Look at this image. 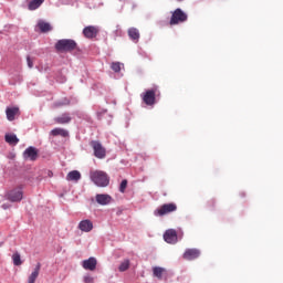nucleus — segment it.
I'll return each instance as SVG.
<instances>
[{"instance_id":"26","label":"nucleus","mask_w":283,"mask_h":283,"mask_svg":"<svg viewBox=\"0 0 283 283\" xmlns=\"http://www.w3.org/2000/svg\"><path fill=\"white\" fill-rule=\"evenodd\" d=\"M127 269H129V260H124L119 266H118V271L120 273H125V271H127Z\"/></svg>"},{"instance_id":"25","label":"nucleus","mask_w":283,"mask_h":283,"mask_svg":"<svg viewBox=\"0 0 283 283\" xmlns=\"http://www.w3.org/2000/svg\"><path fill=\"white\" fill-rule=\"evenodd\" d=\"M12 261L14 266H21V264H23V261H21V254H19V252L13 253Z\"/></svg>"},{"instance_id":"15","label":"nucleus","mask_w":283,"mask_h":283,"mask_svg":"<svg viewBox=\"0 0 283 283\" xmlns=\"http://www.w3.org/2000/svg\"><path fill=\"white\" fill-rule=\"evenodd\" d=\"M95 200L97 205H102V207H105L112 202V196L98 193L95 196Z\"/></svg>"},{"instance_id":"29","label":"nucleus","mask_w":283,"mask_h":283,"mask_svg":"<svg viewBox=\"0 0 283 283\" xmlns=\"http://www.w3.org/2000/svg\"><path fill=\"white\" fill-rule=\"evenodd\" d=\"M125 189H127V179L122 180L119 186L120 193H125Z\"/></svg>"},{"instance_id":"7","label":"nucleus","mask_w":283,"mask_h":283,"mask_svg":"<svg viewBox=\"0 0 283 283\" xmlns=\"http://www.w3.org/2000/svg\"><path fill=\"white\" fill-rule=\"evenodd\" d=\"M7 196L10 202H21V200H23V190H21V188H17L9 191Z\"/></svg>"},{"instance_id":"11","label":"nucleus","mask_w":283,"mask_h":283,"mask_svg":"<svg viewBox=\"0 0 283 283\" xmlns=\"http://www.w3.org/2000/svg\"><path fill=\"white\" fill-rule=\"evenodd\" d=\"M200 253L201 252L199 249H196V248L187 249L184 252L182 258H184V260H188V261L198 260V258L200 256Z\"/></svg>"},{"instance_id":"9","label":"nucleus","mask_w":283,"mask_h":283,"mask_svg":"<svg viewBox=\"0 0 283 283\" xmlns=\"http://www.w3.org/2000/svg\"><path fill=\"white\" fill-rule=\"evenodd\" d=\"M24 159L25 160H36L39 158V149H36L35 147H28L24 153H23Z\"/></svg>"},{"instance_id":"22","label":"nucleus","mask_w":283,"mask_h":283,"mask_svg":"<svg viewBox=\"0 0 283 283\" xmlns=\"http://www.w3.org/2000/svg\"><path fill=\"white\" fill-rule=\"evenodd\" d=\"M6 114H7V118L8 120H14V117L17 116V114H19V107H8L6 109Z\"/></svg>"},{"instance_id":"4","label":"nucleus","mask_w":283,"mask_h":283,"mask_svg":"<svg viewBox=\"0 0 283 283\" xmlns=\"http://www.w3.org/2000/svg\"><path fill=\"white\" fill-rule=\"evenodd\" d=\"M188 15L182 11V9H176L170 18L169 24L170 25H178L179 23H185L187 21Z\"/></svg>"},{"instance_id":"14","label":"nucleus","mask_w":283,"mask_h":283,"mask_svg":"<svg viewBox=\"0 0 283 283\" xmlns=\"http://www.w3.org/2000/svg\"><path fill=\"white\" fill-rule=\"evenodd\" d=\"M80 231H83L84 233H90L92 229H94V223L90 219L82 220L78 223Z\"/></svg>"},{"instance_id":"1","label":"nucleus","mask_w":283,"mask_h":283,"mask_svg":"<svg viewBox=\"0 0 283 283\" xmlns=\"http://www.w3.org/2000/svg\"><path fill=\"white\" fill-rule=\"evenodd\" d=\"M76 48H78V44L72 39H62L55 43L56 52H74Z\"/></svg>"},{"instance_id":"10","label":"nucleus","mask_w":283,"mask_h":283,"mask_svg":"<svg viewBox=\"0 0 283 283\" xmlns=\"http://www.w3.org/2000/svg\"><path fill=\"white\" fill-rule=\"evenodd\" d=\"M164 240L168 244H176L178 242V232L174 229L167 230L164 234Z\"/></svg>"},{"instance_id":"18","label":"nucleus","mask_w":283,"mask_h":283,"mask_svg":"<svg viewBox=\"0 0 283 283\" xmlns=\"http://www.w3.org/2000/svg\"><path fill=\"white\" fill-rule=\"evenodd\" d=\"M128 36L132 39V41H135V43H138V40L140 39V31L136 28H129L128 29Z\"/></svg>"},{"instance_id":"31","label":"nucleus","mask_w":283,"mask_h":283,"mask_svg":"<svg viewBox=\"0 0 283 283\" xmlns=\"http://www.w3.org/2000/svg\"><path fill=\"white\" fill-rule=\"evenodd\" d=\"M27 63H28V67L30 69L34 67V62H32V59H30V56H27Z\"/></svg>"},{"instance_id":"6","label":"nucleus","mask_w":283,"mask_h":283,"mask_svg":"<svg viewBox=\"0 0 283 283\" xmlns=\"http://www.w3.org/2000/svg\"><path fill=\"white\" fill-rule=\"evenodd\" d=\"M91 147L93 148L95 158L103 159L106 156L105 147L103 144L96 140L91 142Z\"/></svg>"},{"instance_id":"16","label":"nucleus","mask_w":283,"mask_h":283,"mask_svg":"<svg viewBox=\"0 0 283 283\" xmlns=\"http://www.w3.org/2000/svg\"><path fill=\"white\" fill-rule=\"evenodd\" d=\"M66 180L69 182H78V180H81V172L78 170L70 171L66 175Z\"/></svg>"},{"instance_id":"30","label":"nucleus","mask_w":283,"mask_h":283,"mask_svg":"<svg viewBox=\"0 0 283 283\" xmlns=\"http://www.w3.org/2000/svg\"><path fill=\"white\" fill-rule=\"evenodd\" d=\"M84 283H94V277L90 275L84 276Z\"/></svg>"},{"instance_id":"3","label":"nucleus","mask_w":283,"mask_h":283,"mask_svg":"<svg viewBox=\"0 0 283 283\" xmlns=\"http://www.w3.org/2000/svg\"><path fill=\"white\" fill-rule=\"evenodd\" d=\"M176 211H178V205L174 202L164 203L154 210V216H156V218H163L165 216H169V213H176Z\"/></svg>"},{"instance_id":"8","label":"nucleus","mask_w":283,"mask_h":283,"mask_svg":"<svg viewBox=\"0 0 283 283\" xmlns=\"http://www.w3.org/2000/svg\"><path fill=\"white\" fill-rule=\"evenodd\" d=\"M98 27L88 25L83 29V34L85 39H96L98 36Z\"/></svg>"},{"instance_id":"17","label":"nucleus","mask_w":283,"mask_h":283,"mask_svg":"<svg viewBox=\"0 0 283 283\" xmlns=\"http://www.w3.org/2000/svg\"><path fill=\"white\" fill-rule=\"evenodd\" d=\"M39 273H41V263H38L34 271L29 275L28 283L36 282Z\"/></svg>"},{"instance_id":"27","label":"nucleus","mask_w":283,"mask_h":283,"mask_svg":"<svg viewBox=\"0 0 283 283\" xmlns=\"http://www.w3.org/2000/svg\"><path fill=\"white\" fill-rule=\"evenodd\" d=\"M65 105H70V99L67 98H64L62 101H59L54 104V107H63Z\"/></svg>"},{"instance_id":"5","label":"nucleus","mask_w":283,"mask_h":283,"mask_svg":"<svg viewBox=\"0 0 283 283\" xmlns=\"http://www.w3.org/2000/svg\"><path fill=\"white\" fill-rule=\"evenodd\" d=\"M156 92H158L157 88L147 90L145 93L142 94V101L145 103V105H148V107H153V105H156Z\"/></svg>"},{"instance_id":"19","label":"nucleus","mask_w":283,"mask_h":283,"mask_svg":"<svg viewBox=\"0 0 283 283\" xmlns=\"http://www.w3.org/2000/svg\"><path fill=\"white\" fill-rule=\"evenodd\" d=\"M165 273H167V270L165 268H160V266L153 268V275L158 280H163V275H165Z\"/></svg>"},{"instance_id":"33","label":"nucleus","mask_w":283,"mask_h":283,"mask_svg":"<svg viewBox=\"0 0 283 283\" xmlns=\"http://www.w3.org/2000/svg\"><path fill=\"white\" fill-rule=\"evenodd\" d=\"M2 209H4V210H6V209H10V205L3 203V205H2Z\"/></svg>"},{"instance_id":"32","label":"nucleus","mask_w":283,"mask_h":283,"mask_svg":"<svg viewBox=\"0 0 283 283\" xmlns=\"http://www.w3.org/2000/svg\"><path fill=\"white\" fill-rule=\"evenodd\" d=\"M209 207H216V201L214 200H211L208 202Z\"/></svg>"},{"instance_id":"28","label":"nucleus","mask_w":283,"mask_h":283,"mask_svg":"<svg viewBox=\"0 0 283 283\" xmlns=\"http://www.w3.org/2000/svg\"><path fill=\"white\" fill-rule=\"evenodd\" d=\"M113 72H120V62H113L112 65H111Z\"/></svg>"},{"instance_id":"23","label":"nucleus","mask_w":283,"mask_h":283,"mask_svg":"<svg viewBox=\"0 0 283 283\" xmlns=\"http://www.w3.org/2000/svg\"><path fill=\"white\" fill-rule=\"evenodd\" d=\"M4 140L6 143H8V145H12V146L19 145V139L14 134H6Z\"/></svg>"},{"instance_id":"24","label":"nucleus","mask_w":283,"mask_h":283,"mask_svg":"<svg viewBox=\"0 0 283 283\" xmlns=\"http://www.w3.org/2000/svg\"><path fill=\"white\" fill-rule=\"evenodd\" d=\"M45 2V0H32L29 2V10L33 11V10H39V8H41V6H43V3Z\"/></svg>"},{"instance_id":"12","label":"nucleus","mask_w":283,"mask_h":283,"mask_svg":"<svg viewBox=\"0 0 283 283\" xmlns=\"http://www.w3.org/2000/svg\"><path fill=\"white\" fill-rule=\"evenodd\" d=\"M96 264H98L96 258L91 256L83 261L82 266L85 271H96Z\"/></svg>"},{"instance_id":"13","label":"nucleus","mask_w":283,"mask_h":283,"mask_svg":"<svg viewBox=\"0 0 283 283\" xmlns=\"http://www.w3.org/2000/svg\"><path fill=\"white\" fill-rule=\"evenodd\" d=\"M56 125H67L72 123V116L70 113H63L62 115L54 118Z\"/></svg>"},{"instance_id":"2","label":"nucleus","mask_w":283,"mask_h":283,"mask_svg":"<svg viewBox=\"0 0 283 283\" xmlns=\"http://www.w3.org/2000/svg\"><path fill=\"white\" fill-rule=\"evenodd\" d=\"M90 176H91V180L97 187H107V185H109V177L104 171H101V170L91 171Z\"/></svg>"},{"instance_id":"21","label":"nucleus","mask_w":283,"mask_h":283,"mask_svg":"<svg viewBox=\"0 0 283 283\" xmlns=\"http://www.w3.org/2000/svg\"><path fill=\"white\" fill-rule=\"evenodd\" d=\"M38 28L43 33L52 31V25L43 20L38 22Z\"/></svg>"},{"instance_id":"20","label":"nucleus","mask_w":283,"mask_h":283,"mask_svg":"<svg viewBox=\"0 0 283 283\" xmlns=\"http://www.w3.org/2000/svg\"><path fill=\"white\" fill-rule=\"evenodd\" d=\"M52 136H62V138H67L70 133L64 128H54L51 130Z\"/></svg>"}]
</instances>
